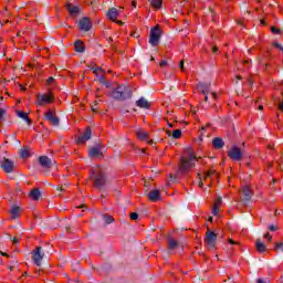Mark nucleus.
<instances>
[{
	"mask_svg": "<svg viewBox=\"0 0 283 283\" xmlns=\"http://www.w3.org/2000/svg\"><path fill=\"white\" fill-rule=\"evenodd\" d=\"M109 96L114 101H129L133 96L132 87L120 84L111 92Z\"/></svg>",
	"mask_w": 283,
	"mask_h": 283,
	"instance_id": "nucleus-1",
	"label": "nucleus"
},
{
	"mask_svg": "<svg viewBox=\"0 0 283 283\" xmlns=\"http://www.w3.org/2000/svg\"><path fill=\"white\" fill-rule=\"evenodd\" d=\"M90 178L93 180L94 187L99 191H102L103 187L107 185V177L105 176V172L101 170V168L92 169L90 172Z\"/></svg>",
	"mask_w": 283,
	"mask_h": 283,
	"instance_id": "nucleus-2",
	"label": "nucleus"
},
{
	"mask_svg": "<svg viewBox=\"0 0 283 283\" xmlns=\"http://www.w3.org/2000/svg\"><path fill=\"white\" fill-rule=\"evenodd\" d=\"M196 165V155L191 151L188 153L187 157H181L179 174L185 175Z\"/></svg>",
	"mask_w": 283,
	"mask_h": 283,
	"instance_id": "nucleus-3",
	"label": "nucleus"
},
{
	"mask_svg": "<svg viewBox=\"0 0 283 283\" xmlns=\"http://www.w3.org/2000/svg\"><path fill=\"white\" fill-rule=\"evenodd\" d=\"M36 103L41 106L54 103V95L52 94V91H50L48 94H38Z\"/></svg>",
	"mask_w": 283,
	"mask_h": 283,
	"instance_id": "nucleus-4",
	"label": "nucleus"
},
{
	"mask_svg": "<svg viewBox=\"0 0 283 283\" xmlns=\"http://www.w3.org/2000/svg\"><path fill=\"white\" fill-rule=\"evenodd\" d=\"M160 27L156 25L150 30V39H149V43L150 45H153V48H156V45H158V43H160Z\"/></svg>",
	"mask_w": 283,
	"mask_h": 283,
	"instance_id": "nucleus-5",
	"label": "nucleus"
},
{
	"mask_svg": "<svg viewBox=\"0 0 283 283\" xmlns=\"http://www.w3.org/2000/svg\"><path fill=\"white\" fill-rule=\"evenodd\" d=\"M45 258V252H43V248L36 247L32 252V260L36 266H41V261Z\"/></svg>",
	"mask_w": 283,
	"mask_h": 283,
	"instance_id": "nucleus-6",
	"label": "nucleus"
},
{
	"mask_svg": "<svg viewBox=\"0 0 283 283\" xmlns=\"http://www.w3.org/2000/svg\"><path fill=\"white\" fill-rule=\"evenodd\" d=\"M228 156L231 160H234V163H240V160H242V149H240V147L238 146H233L229 151H228Z\"/></svg>",
	"mask_w": 283,
	"mask_h": 283,
	"instance_id": "nucleus-7",
	"label": "nucleus"
},
{
	"mask_svg": "<svg viewBox=\"0 0 283 283\" xmlns=\"http://www.w3.org/2000/svg\"><path fill=\"white\" fill-rule=\"evenodd\" d=\"M78 28L82 32H90L92 30V20L87 17L78 21Z\"/></svg>",
	"mask_w": 283,
	"mask_h": 283,
	"instance_id": "nucleus-8",
	"label": "nucleus"
},
{
	"mask_svg": "<svg viewBox=\"0 0 283 283\" xmlns=\"http://www.w3.org/2000/svg\"><path fill=\"white\" fill-rule=\"evenodd\" d=\"M1 168L6 174H12V171H14V161L4 158L1 163Z\"/></svg>",
	"mask_w": 283,
	"mask_h": 283,
	"instance_id": "nucleus-9",
	"label": "nucleus"
},
{
	"mask_svg": "<svg viewBox=\"0 0 283 283\" xmlns=\"http://www.w3.org/2000/svg\"><path fill=\"white\" fill-rule=\"evenodd\" d=\"M45 118H46V120H49V123H51V125H53V127H59V125L61 123L59 117L56 115H54V113H52V111H48L45 113Z\"/></svg>",
	"mask_w": 283,
	"mask_h": 283,
	"instance_id": "nucleus-10",
	"label": "nucleus"
},
{
	"mask_svg": "<svg viewBox=\"0 0 283 283\" xmlns=\"http://www.w3.org/2000/svg\"><path fill=\"white\" fill-rule=\"evenodd\" d=\"M220 207H222V197H218L213 205V217L220 220L222 214H220Z\"/></svg>",
	"mask_w": 283,
	"mask_h": 283,
	"instance_id": "nucleus-11",
	"label": "nucleus"
},
{
	"mask_svg": "<svg viewBox=\"0 0 283 283\" xmlns=\"http://www.w3.org/2000/svg\"><path fill=\"white\" fill-rule=\"evenodd\" d=\"M212 132H213V125H211V123H208L206 126H202L199 140L202 143V136H205V134H206L207 138H211Z\"/></svg>",
	"mask_w": 283,
	"mask_h": 283,
	"instance_id": "nucleus-12",
	"label": "nucleus"
},
{
	"mask_svg": "<svg viewBox=\"0 0 283 283\" xmlns=\"http://www.w3.org/2000/svg\"><path fill=\"white\" fill-rule=\"evenodd\" d=\"M90 138H92V128L87 127L85 129V132L83 133V135L78 137L77 144L85 145V143H87V140H90Z\"/></svg>",
	"mask_w": 283,
	"mask_h": 283,
	"instance_id": "nucleus-13",
	"label": "nucleus"
},
{
	"mask_svg": "<svg viewBox=\"0 0 283 283\" xmlns=\"http://www.w3.org/2000/svg\"><path fill=\"white\" fill-rule=\"evenodd\" d=\"M39 164L44 169H52V159H50V157H48V156L39 157Z\"/></svg>",
	"mask_w": 283,
	"mask_h": 283,
	"instance_id": "nucleus-14",
	"label": "nucleus"
},
{
	"mask_svg": "<svg viewBox=\"0 0 283 283\" xmlns=\"http://www.w3.org/2000/svg\"><path fill=\"white\" fill-rule=\"evenodd\" d=\"M205 244L208 247V249H213V231L209 228L206 232Z\"/></svg>",
	"mask_w": 283,
	"mask_h": 283,
	"instance_id": "nucleus-15",
	"label": "nucleus"
},
{
	"mask_svg": "<svg viewBox=\"0 0 283 283\" xmlns=\"http://www.w3.org/2000/svg\"><path fill=\"white\" fill-rule=\"evenodd\" d=\"M66 10H69L71 17H78V14H81V8L73 6L72 3L66 4Z\"/></svg>",
	"mask_w": 283,
	"mask_h": 283,
	"instance_id": "nucleus-16",
	"label": "nucleus"
},
{
	"mask_svg": "<svg viewBox=\"0 0 283 283\" xmlns=\"http://www.w3.org/2000/svg\"><path fill=\"white\" fill-rule=\"evenodd\" d=\"M148 200H150V202H158V200H160V190H151L148 192Z\"/></svg>",
	"mask_w": 283,
	"mask_h": 283,
	"instance_id": "nucleus-17",
	"label": "nucleus"
},
{
	"mask_svg": "<svg viewBox=\"0 0 283 283\" xmlns=\"http://www.w3.org/2000/svg\"><path fill=\"white\" fill-rule=\"evenodd\" d=\"M211 87L210 83H199L197 85V91L201 92V94H209V88Z\"/></svg>",
	"mask_w": 283,
	"mask_h": 283,
	"instance_id": "nucleus-18",
	"label": "nucleus"
},
{
	"mask_svg": "<svg viewBox=\"0 0 283 283\" xmlns=\"http://www.w3.org/2000/svg\"><path fill=\"white\" fill-rule=\"evenodd\" d=\"M106 17L111 20V21H116L118 19V9L116 8H111L107 13Z\"/></svg>",
	"mask_w": 283,
	"mask_h": 283,
	"instance_id": "nucleus-19",
	"label": "nucleus"
},
{
	"mask_svg": "<svg viewBox=\"0 0 283 283\" xmlns=\"http://www.w3.org/2000/svg\"><path fill=\"white\" fill-rule=\"evenodd\" d=\"M167 242H168V251H176L177 247L180 245V243H178V241H176L171 237L167 238Z\"/></svg>",
	"mask_w": 283,
	"mask_h": 283,
	"instance_id": "nucleus-20",
	"label": "nucleus"
},
{
	"mask_svg": "<svg viewBox=\"0 0 283 283\" xmlns=\"http://www.w3.org/2000/svg\"><path fill=\"white\" fill-rule=\"evenodd\" d=\"M136 106L140 107L142 109H149V102L145 97H140L136 102Z\"/></svg>",
	"mask_w": 283,
	"mask_h": 283,
	"instance_id": "nucleus-21",
	"label": "nucleus"
},
{
	"mask_svg": "<svg viewBox=\"0 0 283 283\" xmlns=\"http://www.w3.org/2000/svg\"><path fill=\"white\" fill-rule=\"evenodd\" d=\"M17 116H19V118H22V120H25L28 125H32V119H30V116H28V113L23 111H17Z\"/></svg>",
	"mask_w": 283,
	"mask_h": 283,
	"instance_id": "nucleus-22",
	"label": "nucleus"
},
{
	"mask_svg": "<svg viewBox=\"0 0 283 283\" xmlns=\"http://www.w3.org/2000/svg\"><path fill=\"white\" fill-rule=\"evenodd\" d=\"M90 158H98L101 156V147H93L88 150Z\"/></svg>",
	"mask_w": 283,
	"mask_h": 283,
	"instance_id": "nucleus-23",
	"label": "nucleus"
},
{
	"mask_svg": "<svg viewBox=\"0 0 283 283\" xmlns=\"http://www.w3.org/2000/svg\"><path fill=\"white\" fill-rule=\"evenodd\" d=\"M255 248H256L258 253L266 252V245H264V243L260 239L256 240Z\"/></svg>",
	"mask_w": 283,
	"mask_h": 283,
	"instance_id": "nucleus-24",
	"label": "nucleus"
},
{
	"mask_svg": "<svg viewBox=\"0 0 283 283\" xmlns=\"http://www.w3.org/2000/svg\"><path fill=\"white\" fill-rule=\"evenodd\" d=\"M75 52L83 53L85 52V45H83V41L76 40L74 43Z\"/></svg>",
	"mask_w": 283,
	"mask_h": 283,
	"instance_id": "nucleus-25",
	"label": "nucleus"
},
{
	"mask_svg": "<svg viewBox=\"0 0 283 283\" xmlns=\"http://www.w3.org/2000/svg\"><path fill=\"white\" fill-rule=\"evenodd\" d=\"M213 147L214 149H222V147H224V140H222L220 137H216L213 139Z\"/></svg>",
	"mask_w": 283,
	"mask_h": 283,
	"instance_id": "nucleus-26",
	"label": "nucleus"
},
{
	"mask_svg": "<svg viewBox=\"0 0 283 283\" xmlns=\"http://www.w3.org/2000/svg\"><path fill=\"white\" fill-rule=\"evenodd\" d=\"M12 220L19 218V213H21V208L19 206H13L11 211Z\"/></svg>",
	"mask_w": 283,
	"mask_h": 283,
	"instance_id": "nucleus-27",
	"label": "nucleus"
},
{
	"mask_svg": "<svg viewBox=\"0 0 283 283\" xmlns=\"http://www.w3.org/2000/svg\"><path fill=\"white\" fill-rule=\"evenodd\" d=\"M242 193L244 196V200H251V187L244 186L242 188Z\"/></svg>",
	"mask_w": 283,
	"mask_h": 283,
	"instance_id": "nucleus-28",
	"label": "nucleus"
},
{
	"mask_svg": "<svg viewBox=\"0 0 283 283\" xmlns=\"http://www.w3.org/2000/svg\"><path fill=\"white\" fill-rule=\"evenodd\" d=\"M30 196L32 200H39L41 198V191L39 190V188H35L31 190Z\"/></svg>",
	"mask_w": 283,
	"mask_h": 283,
	"instance_id": "nucleus-29",
	"label": "nucleus"
},
{
	"mask_svg": "<svg viewBox=\"0 0 283 283\" xmlns=\"http://www.w3.org/2000/svg\"><path fill=\"white\" fill-rule=\"evenodd\" d=\"M167 136H172V138H180V136H182V130L175 129L172 133L171 130H167Z\"/></svg>",
	"mask_w": 283,
	"mask_h": 283,
	"instance_id": "nucleus-30",
	"label": "nucleus"
},
{
	"mask_svg": "<svg viewBox=\"0 0 283 283\" xmlns=\"http://www.w3.org/2000/svg\"><path fill=\"white\" fill-rule=\"evenodd\" d=\"M137 138H139V140H147V138H149V133L145 130H137Z\"/></svg>",
	"mask_w": 283,
	"mask_h": 283,
	"instance_id": "nucleus-31",
	"label": "nucleus"
},
{
	"mask_svg": "<svg viewBox=\"0 0 283 283\" xmlns=\"http://www.w3.org/2000/svg\"><path fill=\"white\" fill-rule=\"evenodd\" d=\"M149 2L156 10H160V8H163V0H149Z\"/></svg>",
	"mask_w": 283,
	"mask_h": 283,
	"instance_id": "nucleus-32",
	"label": "nucleus"
},
{
	"mask_svg": "<svg viewBox=\"0 0 283 283\" xmlns=\"http://www.w3.org/2000/svg\"><path fill=\"white\" fill-rule=\"evenodd\" d=\"M103 220L106 224H112L114 222V217L109 216V214H104L103 216Z\"/></svg>",
	"mask_w": 283,
	"mask_h": 283,
	"instance_id": "nucleus-33",
	"label": "nucleus"
},
{
	"mask_svg": "<svg viewBox=\"0 0 283 283\" xmlns=\"http://www.w3.org/2000/svg\"><path fill=\"white\" fill-rule=\"evenodd\" d=\"M21 158H30V150L28 148H23L20 151Z\"/></svg>",
	"mask_w": 283,
	"mask_h": 283,
	"instance_id": "nucleus-34",
	"label": "nucleus"
},
{
	"mask_svg": "<svg viewBox=\"0 0 283 283\" xmlns=\"http://www.w3.org/2000/svg\"><path fill=\"white\" fill-rule=\"evenodd\" d=\"M274 250L275 251H283V242L274 243Z\"/></svg>",
	"mask_w": 283,
	"mask_h": 283,
	"instance_id": "nucleus-35",
	"label": "nucleus"
},
{
	"mask_svg": "<svg viewBox=\"0 0 283 283\" xmlns=\"http://www.w3.org/2000/svg\"><path fill=\"white\" fill-rule=\"evenodd\" d=\"M90 69L95 73L96 76H98V72H105L102 67L95 69L94 66H90Z\"/></svg>",
	"mask_w": 283,
	"mask_h": 283,
	"instance_id": "nucleus-36",
	"label": "nucleus"
},
{
	"mask_svg": "<svg viewBox=\"0 0 283 283\" xmlns=\"http://www.w3.org/2000/svg\"><path fill=\"white\" fill-rule=\"evenodd\" d=\"M0 120H6V109L0 108Z\"/></svg>",
	"mask_w": 283,
	"mask_h": 283,
	"instance_id": "nucleus-37",
	"label": "nucleus"
},
{
	"mask_svg": "<svg viewBox=\"0 0 283 283\" xmlns=\"http://www.w3.org/2000/svg\"><path fill=\"white\" fill-rule=\"evenodd\" d=\"M271 32H272V34H281L282 31L275 27H272Z\"/></svg>",
	"mask_w": 283,
	"mask_h": 283,
	"instance_id": "nucleus-38",
	"label": "nucleus"
},
{
	"mask_svg": "<svg viewBox=\"0 0 283 283\" xmlns=\"http://www.w3.org/2000/svg\"><path fill=\"white\" fill-rule=\"evenodd\" d=\"M92 112H96L98 109V102H94V105L91 106Z\"/></svg>",
	"mask_w": 283,
	"mask_h": 283,
	"instance_id": "nucleus-39",
	"label": "nucleus"
},
{
	"mask_svg": "<svg viewBox=\"0 0 283 283\" xmlns=\"http://www.w3.org/2000/svg\"><path fill=\"white\" fill-rule=\"evenodd\" d=\"M228 243L233 247V245H238L239 243L237 241H234L233 239H229Z\"/></svg>",
	"mask_w": 283,
	"mask_h": 283,
	"instance_id": "nucleus-40",
	"label": "nucleus"
},
{
	"mask_svg": "<svg viewBox=\"0 0 283 283\" xmlns=\"http://www.w3.org/2000/svg\"><path fill=\"white\" fill-rule=\"evenodd\" d=\"M179 69L181 70V72H185V61L179 62Z\"/></svg>",
	"mask_w": 283,
	"mask_h": 283,
	"instance_id": "nucleus-41",
	"label": "nucleus"
},
{
	"mask_svg": "<svg viewBox=\"0 0 283 283\" xmlns=\"http://www.w3.org/2000/svg\"><path fill=\"white\" fill-rule=\"evenodd\" d=\"M138 218V214L136 212L130 213V220H136Z\"/></svg>",
	"mask_w": 283,
	"mask_h": 283,
	"instance_id": "nucleus-42",
	"label": "nucleus"
},
{
	"mask_svg": "<svg viewBox=\"0 0 283 283\" xmlns=\"http://www.w3.org/2000/svg\"><path fill=\"white\" fill-rule=\"evenodd\" d=\"M99 83H102V85H104L107 81L105 80V76H99L98 78Z\"/></svg>",
	"mask_w": 283,
	"mask_h": 283,
	"instance_id": "nucleus-43",
	"label": "nucleus"
},
{
	"mask_svg": "<svg viewBox=\"0 0 283 283\" xmlns=\"http://www.w3.org/2000/svg\"><path fill=\"white\" fill-rule=\"evenodd\" d=\"M265 240H268V242H271L273 240V237L271 234L266 233Z\"/></svg>",
	"mask_w": 283,
	"mask_h": 283,
	"instance_id": "nucleus-44",
	"label": "nucleus"
},
{
	"mask_svg": "<svg viewBox=\"0 0 283 283\" xmlns=\"http://www.w3.org/2000/svg\"><path fill=\"white\" fill-rule=\"evenodd\" d=\"M46 83L48 85H52V83H54V77H49Z\"/></svg>",
	"mask_w": 283,
	"mask_h": 283,
	"instance_id": "nucleus-45",
	"label": "nucleus"
},
{
	"mask_svg": "<svg viewBox=\"0 0 283 283\" xmlns=\"http://www.w3.org/2000/svg\"><path fill=\"white\" fill-rule=\"evenodd\" d=\"M159 65H160V67H166L167 61H166V60H163Z\"/></svg>",
	"mask_w": 283,
	"mask_h": 283,
	"instance_id": "nucleus-46",
	"label": "nucleus"
},
{
	"mask_svg": "<svg viewBox=\"0 0 283 283\" xmlns=\"http://www.w3.org/2000/svg\"><path fill=\"white\" fill-rule=\"evenodd\" d=\"M269 230H270V231H277V227H275V226H270V227H269Z\"/></svg>",
	"mask_w": 283,
	"mask_h": 283,
	"instance_id": "nucleus-47",
	"label": "nucleus"
},
{
	"mask_svg": "<svg viewBox=\"0 0 283 283\" xmlns=\"http://www.w3.org/2000/svg\"><path fill=\"white\" fill-rule=\"evenodd\" d=\"M208 178H211V171H208V172L205 175V180H207Z\"/></svg>",
	"mask_w": 283,
	"mask_h": 283,
	"instance_id": "nucleus-48",
	"label": "nucleus"
},
{
	"mask_svg": "<svg viewBox=\"0 0 283 283\" xmlns=\"http://www.w3.org/2000/svg\"><path fill=\"white\" fill-rule=\"evenodd\" d=\"M198 176H199V187H202V185H205L203 182H202V177H200V174H198Z\"/></svg>",
	"mask_w": 283,
	"mask_h": 283,
	"instance_id": "nucleus-49",
	"label": "nucleus"
},
{
	"mask_svg": "<svg viewBox=\"0 0 283 283\" xmlns=\"http://www.w3.org/2000/svg\"><path fill=\"white\" fill-rule=\"evenodd\" d=\"M279 109L283 112V101L279 104Z\"/></svg>",
	"mask_w": 283,
	"mask_h": 283,
	"instance_id": "nucleus-50",
	"label": "nucleus"
},
{
	"mask_svg": "<svg viewBox=\"0 0 283 283\" xmlns=\"http://www.w3.org/2000/svg\"><path fill=\"white\" fill-rule=\"evenodd\" d=\"M114 23H117L118 25H123V21H120V20L115 19Z\"/></svg>",
	"mask_w": 283,
	"mask_h": 283,
	"instance_id": "nucleus-51",
	"label": "nucleus"
},
{
	"mask_svg": "<svg viewBox=\"0 0 283 283\" xmlns=\"http://www.w3.org/2000/svg\"><path fill=\"white\" fill-rule=\"evenodd\" d=\"M0 255H3L4 258H10V255L6 252H0Z\"/></svg>",
	"mask_w": 283,
	"mask_h": 283,
	"instance_id": "nucleus-52",
	"label": "nucleus"
},
{
	"mask_svg": "<svg viewBox=\"0 0 283 283\" xmlns=\"http://www.w3.org/2000/svg\"><path fill=\"white\" fill-rule=\"evenodd\" d=\"M12 242H13V244H18L19 243V239L13 238Z\"/></svg>",
	"mask_w": 283,
	"mask_h": 283,
	"instance_id": "nucleus-53",
	"label": "nucleus"
},
{
	"mask_svg": "<svg viewBox=\"0 0 283 283\" xmlns=\"http://www.w3.org/2000/svg\"><path fill=\"white\" fill-rule=\"evenodd\" d=\"M23 34H25V32L19 31L17 36H23Z\"/></svg>",
	"mask_w": 283,
	"mask_h": 283,
	"instance_id": "nucleus-54",
	"label": "nucleus"
},
{
	"mask_svg": "<svg viewBox=\"0 0 283 283\" xmlns=\"http://www.w3.org/2000/svg\"><path fill=\"white\" fill-rule=\"evenodd\" d=\"M104 85H105V87H107V88L112 87V84H109V82H106Z\"/></svg>",
	"mask_w": 283,
	"mask_h": 283,
	"instance_id": "nucleus-55",
	"label": "nucleus"
},
{
	"mask_svg": "<svg viewBox=\"0 0 283 283\" xmlns=\"http://www.w3.org/2000/svg\"><path fill=\"white\" fill-rule=\"evenodd\" d=\"M57 191H65V188H63V187L57 188Z\"/></svg>",
	"mask_w": 283,
	"mask_h": 283,
	"instance_id": "nucleus-56",
	"label": "nucleus"
},
{
	"mask_svg": "<svg viewBox=\"0 0 283 283\" xmlns=\"http://www.w3.org/2000/svg\"><path fill=\"white\" fill-rule=\"evenodd\" d=\"M259 109H260V112H262V109H264V106H263V105H260V106H259Z\"/></svg>",
	"mask_w": 283,
	"mask_h": 283,
	"instance_id": "nucleus-57",
	"label": "nucleus"
},
{
	"mask_svg": "<svg viewBox=\"0 0 283 283\" xmlns=\"http://www.w3.org/2000/svg\"><path fill=\"white\" fill-rule=\"evenodd\" d=\"M213 52H218V46H213Z\"/></svg>",
	"mask_w": 283,
	"mask_h": 283,
	"instance_id": "nucleus-58",
	"label": "nucleus"
},
{
	"mask_svg": "<svg viewBox=\"0 0 283 283\" xmlns=\"http://www.w3.org/2000/svg\"><path fill=\"white\" fill-rule=\"evenodd\" d=\"M209 222H213V217H210V218H209Z\"/></svg>",
	"mask_w": 283,
	"mask_h": 283,
	"instance_id": "nucleus-59",
	"label": "nucleus"
},
{
	"mask_svg": "<svg viewBox=\"0 0 283 283\" xmlns=\"http://www.w3.org/2000/svg\"><path fill=\"white\" fill-rule=\"evenodd\" d=\"M20 88H21V91H22V92H25V87H23V86H20Z\"/></svg>",
	"mask_w": 283,
	"mask_h": 283,
	"instance_id": "nucleus-60",
	"label": "nucleus"
},
{
	"mask_svg": "<svg viewBox=\"0 0 283 283\" xmlns=\"http://www.w3.org/2000/svg\"><path fill=\"white\" fill-rule=\"evenodd\" d=\"M261 24H262V25H265V24H266V22H264V20H261Z\"/></svg>",
	"mask_w": 283,
	"mask_h": 283,
	"instance_id": "nucleus-61",
	"label": "nucleus"
},
{
	"mask_svg": "<svg viewBox=\"0 0 283 283\" xmlns=\"http://www.w3.org/2000/svg\"><path fill=\"white\" fill-rule=\"evenodd\" d=\"M213 238H218V234L216 233V231L213 232Z\"/></svg>",
	"mask_w": 283,
	"mask_h": 283,
	"instance_id": "nucleus-62",
	"label": "nucleus"
},
{
	"mask_svg": "<svg viewBox=\"0 0 283 283\" xmlns=\"http://www.w3.org/2000/svg\"><path fill=\"white\" fill-rule=\"evenodd\" d=\"M9 269H10V271H13V270H14V266H10Z\"/></svg>",
	"mask_w": 283,
	"mask_h": 283,
	"instance_id": "nucleus-63",
	"label": "nucleus"
},
{
	"mask_svg": "<svg viewBox=\"0 0 283 283\" xmlns=\"http://www.w3.org/2000/svg\"><path fill=\"white\" fill-rule=\"evenodd\" d=\"M206 101H209V96H206Z\"/></svg>",
	"mask_w": 283,
	"mask_h": 283,
	"instance_id": "nucleus-64",
	"label": "nucleus"
}]
</instances>
